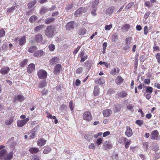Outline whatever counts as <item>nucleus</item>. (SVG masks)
I'll return each instance as SVG.
<instances>
[{
    "label": "nucleus",
    "instance_id": "f257e3e1",
    "mask_svg": "<svg viewBox=\"0 0 160 160\" xmlns=\"http://www.w3.org/2000/svg\"><path fill=\"white\" fill-rule=\"evenodd\" d=\"M13 154L12 152L8 154V152L6 149H1L0 150V159L4 160H10L12 158Z\"/></svg>",
    "mask_w": 160,
    "mask_h": 160
},
{
    "label": "nucleus",
    "instance_id": "f03ea898",
    "mask_svg": "<svg viewBox=\"0 0 160 160\" xmlns=\"http://www.w3.org/2000/svg\"><path fill=\"white\" fill-rule=\"evenodd\" d=\"M55 29L53 26H48L45 30V34L49 38H52L54 35Z\"/></svg>",
    "mask_w": 160,
    "mask_h": 160
},
{
    "label": "nucleus",
    "instance_id": "7ed1b4c3",
    "mask_svg": "<svg viewBox=\"0 0 160 160\" xmlns=\"http://www.w3.org/2000/svg\"><path fill=\"white\" fill-rule=\"evenodd\" d=\"M82 116L83 119L88 122L91 121L92 118L91 113L88 111L85 112L83 113Z\"/></svg>",
    "mask_w": 160,
    "mask_h": 160
},
{
    "label": "nucleus",
    "instance_id": "20e7f679",
    "mask_svg": "<svg viewBox=\"0 0 160 160\" xmlns=\"http://www.w3.org/2000/svg\"><path fill=\"white\" fill-rule=\"evenodd\" d=\"M29 118H27L23 120H19L17 121V125L18 127H22L23 126L29 121Z\"/></svg>",
    "mask_w": 160,
    "mask_h": 160
},
{
    "label": "nucleus",
    "instance_id": "39448f33",
    "mask_svg": "<svg viewBox=\"0 0 160 160\" xmlns=\"http://www.w3.org/2000/svg\"><path fill=\"white\" fill-rule=\"evenodd\" d=\"M47 74L46 72L43 70H39L38 73V77L40 78H46L47 77Z\"/></svg>",
    "mask_w": 160,
    "mask_h": 160
},
{
    "label": "nucleus",
    "instance_id": "423d86ee",
    "mask_svg": "<svg viewBox=\"0 0 160 160\" xmlns=\"http://www.w3.org/2000/svg\"><path fill=\"white\" fill-rule=\"evenodd\" d=\"M88 10L86 8L81 7L77 9L75 12V14L77 16L80 14H81L82 13H85Z\"/></svg>",
    "mask_w": 160,
    "mask_h": 160
},
{
    "label": "nucleus",
    "instance_id": "0eeeda50",
    "mask_svg": "<svg viewBox=\"0 0 160 160\" xmlns=\"http://www.w3.org/2000/svg\"><path fill=\"white\" fill-rule=\"evenodd\" d=\"M85 51L83 50L82 51L79 55L80 57L81 58L80 62H84L88 58V56L85 53Z\"/></svg>",
    "mask_w": 160,
    "mask_h": 160
},
{
    "label": "nucleus",
    "instance_id": "6e6552de",
    "mask_svg": "<svg viewBox=\"0 0 160 160\" xmlns=\"http://www.w3.org/2000/svg\"><path fill=\"white\" fill-rule=\"evenodd\" d=\"M75 23L74 21H71L68 22L66 25V28L67 30H70L74 29Z\"/></svg>",
    "mask_w": 160,
    "mask_h": 160
},
{
    "label": "nucleus",
    "instance_id": "1a4fd4ad",
    "mask_svg": "<svg viewBox=\"0 0 160 160\" xmlns=\"http://www.w3.org/2000/svg\"><path fill=\"white\" fill-rule=\"evenodd\" d=\"M158 136V132L157 130H155L153 131L151 134L150 138L153 140L157 139Z\"/></svg>",
    "mask_w": 160,
    "mask_h": 160
},
{
    "label": "nucleus",
    "instance_id": "9d476101",
    "mask_svg": "<svg viewBox=\"0 0 160 160\" xmlns=\"http://www.w3.org/2000/svg\"><path fill=\"white\" fill-rule=\"evenodd\" d=\"M35 66L34 64L31 63L28 65L27 68V71L28 73H31L33 72L35 70Z\"/></svg>",
    "mask_w": 160,
    "mask_h": 160
},
{
    "label": "nucleus",
    "instance_id": "9b49d317",
    "mask_svg": "<svg viewBox=\"0 0 160 160\" xmlns=\"http://www.w3.org/2000/svg\"><path fill=\"white\" fill-rule=\"evenodd\" d=\"M103 147V148L105 150L110 149L112 148V146L111 143L108 141H106L104 142Z\"/></svg>",
    "mask_w": 160,
    "mask_h": 160
},
{
    "label": "nucleus",
    "instance_id": "f8f14e48",
    "mask_svg": "<svg viewBox=\"0 0 160 160\" xmlns=\"http://www.w3.org/2000/svg\"><path fill=\"white\" fill-rule=\"evenodd\" d=\"M25 99L24 97L22 95H18L15 97L14 101L15 102H22Z\"/></svg>",
    "mask_w": 160,
    "mask_h": 160
},
{
    "label": "nucleus",
    "instance_id": "ddd939ff",
    "mask_svg": "<svg viewBox=\"0 0 160 160\" xmlns=\"http://www.w3.org/2000/svg\"><path fill=\"white\" fill-rule=\"evenodd\" d=\"M46 141L44 139L41 138L39 139L37 141L38 145L40 147L42 146L46 143Z\"/></svg>",
    "mask_w": 160,
    "mask_h": 160
},
{
    "label": "nucleus",
    "instance_id": "4468645a",
    "mask_svg": "<svg viewBox=\"0 0 160 160\" xmlns=\"http://www.w3.org/2000/svg\"><path fill=\"white\" fill-rule=\"evenodd\" d=\"M14 121V118L12 117H11L6 120L5 121V122L7 125L9 126L11 125Z\"/></svg>",
    "mask_w": 160,
    "mask_h": 160
},
{
    "label": "nucleus",
    "instance_id": "2eb2a0df",
    "mask_svg": "<svg viewBox=\"0 0 160 160\" xmlns=\"http://www.w3.org/2000/svg\"><path fill=\"white\" fill-rule=\"evenodd\" d=\"M132 129L129 127H127V130L125 132V134L128 137H130L132 135Z\"/></svg>",
    "mask_w": 160,
    "mask_h": 160
},
{
    "label": "nucleus",
    "instance_id": "dca6fc26",
    "mask_svg": "<svg viewBox=\"0 0 160 160\" xmlns=\"http://www.w3.org/2000/svg\"><path fill=\"white\" fill-rule=\"evenodd\" d=\"M36 41L38 42H41L42 40V37L41 34H38L35 36Z\"/></svg>",
    "mask_w": 160,
    "mask_h": 160
},
{
    "label": "nucleus",
    "instance_id": "f3484780",
    "mask_svg": "<svg viewBox=\"0 0 160 160\" xmlns=\"http://www.w3.org/2000/svg\"><path fill=\"white\" fill-rule=\"evenodd\" d=\"M9 70V68L8 67H5L1 69L0 72L2 74H5L8 73Z\"/></svg>",
    "mask_w": 160,
    "mask_h": 160
},
{
    "label": "nucleus",
    "instance_id": "a211bd4d",
    "mask_svg": "<svg viewBox=\"0 0 160 160\" xmlns=\"http://www.w3.org/2000/svg\"><path fill=\"white\" fill-rule=\"evenodd\" d=\"M112 111L110 109H106L103 111V114L104 117H109L112 113Z\"/></svg>",
    "mask_w": 160,
    "mask_h": 160
},
{
    "label": "nucleus",
    "instance_id": "6ab92c4d",
    "mask_svg": "<svg viewBox=\"0 0 160 160\" xmlns=\"http://www.w3.org/2000/svg\"><path fill=\"white\" fill-rule=\"evenodd\" d=\"M61 68V65L60 64H58L56 65L54 68V73L57 74L59 73L60 72Z\"/></svg>",
    "mask_w": 160,
    "mask_h": 160
},
{
    "label": "nucleus",
    "instance_id": "aec40b11",
    "mask_svg": "<svg viewBox=\"0 0 160 160\" xmlns=\"http://www.w3.org/2000/svg\"><path fill=\"white\" fill-rule=\"evenodd\" d=\"M55 8L54 7H53V8H51L49 9V10L48 9L46 8H42L40 10V13L41 14L47 12L48 11H51L53 10H54Z\"/></svg>",
    "mask_w": 160,
    "mask_h": 160
},
{
    "label": "nucleus",
    "instance_id": "412c9836",
    "mask_svg": "<svg viewBox=\"0 0 160 160\" xmlns=\"http://www.w3.org/2000/svg\"><path fill=\"white\" fill-rule=\"evenodd\" d=\"M121 108V105L119 104H117L115 105L113 108V111L115 112H119Z\"/></svg>",
    "mask_w": 160,
    "mask_h": 160
},
{
    "label": "nucleus",
    "instance_id": "4be33fe9",
    "mask_svg": "<svg viewBox=\"0 0 160 160\" xmlns=\"http://www.w3.org/2000/svg\"><path fill=\"white\" fill-rule=\"evenodd\" d=\"M115 8L114 7H111L109 8L106 11V13L108 14H111L115 10Z\"/></svg>",
    "mask_w": 160,
    "mask_h": 160
},
{
    "label": "nucleus",
    "instance_id": "5701e85b",
    "mask_svg": "<svg viewBox=\"0 0 160 160\" xmlns=\"http://www.w3.org/2000/svg\"><path fill=\"white\" fill-rule=\"evenodd\" d=\"M26 38L25 36L21 37L19 39V44L20 46L23 45L26 42Z\"/></svg>",
    "mask_w": 160,
    "mask_h": 160
},
{
    "label": "nucleus",
    "instance_id": "b1692460",
    "mask_svg": "<svg viewBox=\"0 0 160 160\" xmlns=\"http://www.w3.org/2000/svg\"><path fill=\"white\" fill-rule=\"evenodd\" d=\"M123 80V79L120 76H118L117 77L116 80V82L119 85L122 83Z\"/></svg>",
    "mask_w": 160,
    "mask_h": 160
},
{
    "label": "nucleus",
    "instance_id": "393cba45",
    "mask_svg": "<svg viewBox=\"0 0 160 160\" xmlns=\"http://www.w3.org/2000/svg\"><path fill=\"white\" fill-rule=\"evenodd\" d=\"M93 93L95 96H97L99 94V88L98 86H96L95 87Z\"/></svg>",
    "mask_w": 160,
    "mask_h": 160
},
{
    "label": "nucleus",
    "instance_id": "a878e982",
    "mask_svg": "<svg viewBox=\"0 0 160 160\" xmlns=\"http://www.w3.org/2000/svg\"><path fill=\"white\" fill-rule=\"evenodd\" d=\"M43 51L41 50L35 52L33 55L35 57H40L43 55Z\"/></svg>",
    "mask_w": 160,
    "mask_h": 160
},
{
    "label": "nucleus",
    "instance_id": "bb28decb",
    "mask_svg": "<svg viewBox=\"0 0 160 160\" xmlns=\"http://www.w3.org/2000/svg\"><path fill=\"white\" fill-rule=\"evenodd\" d=\"M127 94H128L125 91H123L119 92L118 94V95L119 97L123 98L126 97L127 96Z\"/></svg>",
    "mask_w": 160,
    "mask_h": 160
},
{
    "label": "nucleus",
    "instance_id": "cd10ccee",
    "mask_svg": "<svg viewBox=\"0 0 160 160\" xmlns=\"http://www.w3.org/2000/svg\"><path fill=\"white\" fill-rule=\"evenodd\" d=\"M52 150L51 148L48 146L46 147L43 150V153L47 154L50 152Z\"/></svg>",
    "mask_w": 160,
    "mask_h": 160
},
{
    "label": "nucleus",
    "instance_id": "c85d7f7f",
    "mask_svg": "<svg viewBox=\"0 0 160 160\" xmlns=\"http://www.w3.org/2000/svg\"><path fill=\"white\" fill-rule=\"evenodd\" d=\"M119 72V69L117 68H115L113 70H112L111 71V73L113 75L118 73Z\"/></svg>",
    "mask_w": 160,
    "mask_h": 160
},
{
    "label": "nucleus",
    "instance_id": "c756f323",
    "mask_svg": "<svg viewBox=\"0 0 160 160\" xmlns=\"http://www.w3.org/2000/svg\"><path fill=\"white\" fill-rule=\"evenodd\" d=\"M86 30L85 28H82L79 30L78 33L80 35H83L86 33Z\"/></svg>",
    "mask_w": 160,
    "mask_h": 160
},
{
    "label": "nucleus",
    "instance_id": "7c9ffc66",
    "mask_svg": "<svg viewBox=\"0 0 160 160\" xmlns=\"http://www.w3.org/2000/svg\"><path fill=\"white\" fill-rule=\"evenodd\" d=\"M46 84V81L45 80H43L39 83L38 87L40 88H42L45 86Z\"/></svg>",
    "mask_w": 160,
    "mask_h": 160
},
{
    "label": "nucleus",
    "instance_id": "2f4dec72",
    "mask_svg": "<svg viewBox=\"0 0 160 160\" xmlns=\"http://www.w3.org/2000/svg\"><path fill=\"white\" fill-rule=\"evenodd\" d=\"M44 27V25H40L37 26L35 28L34 30L37 32H39L40 30L42 29Z\"/></svg>",
    "mask_w": 160,
    "mask_h": 160
},
{
    "label": "nucleus",
    "instance_id": "473e14b6",
    "mask_svg": "<svg viewBox=\"0 0 160 160\" xmlns=\"http://www.w3.org/2000/svg\"><path fill=\"white\" fill-rule=\"evenodd\" d=\"M29 150L31 153H36L38 152L39 151L38 149L35 148H31L29 149Z\"/></svg>",
    "mask_w": 160,
    "mask_h": 160
},
{
    "label": "nucleus",
    "instance_id": "72a5a7b5",
    "mask_svg": "<svg viewBox=\"0 0 160 160\" xmlns=\"http://www.w3.org/2000/svg\"><path fill=\"white\" fill-rule=\"evenodd\" d=\"M36 49V47L35 46H32L28 49V51L32 53Z\"/></svg>",
    "mask_w": 160,
    "mask_h": 160
},
{
    "label": "nucleus",
    "instance_id": "f704fd0d",
    "mask_svg": "<svg viewBox=\"0 0 160 160\" xmlns=\"http://www.w3.org/2000/svg\"><path fill=\"white\" fill-rule=\"evenodd\" d=\"M55 20V18H50L46 19L45 20V22L46 23L48 24L53 21Z\"/></svg>",
    "mask_w": 160,
    "mask_h": 160
},
{
    "label": "nucleus",
    "instance_id": "c9c22d12",
    "mask_svg": "<svg viewBox=\"0 0 160 160\" xmlns=\"http://www.w3.org/2000/svg\"><path fill=\"white\" fill-rule=\"evenodd\" d=\"M37 19V17L36 16L33 15L31 16L29 18V21L30 22H33Z\"/></svg>",
    "mask_w": 160,
    "mask_h": 160
},
{
    "label": "nucleus",
    "instance_id": "e433bc0d",
    "mask_svg": "<svg viewBox=\"0 0 160 160\" xmlns=\"http://www.w3.org/2000/svg\"><path fill=\"white\" fill-rule=\"evenodd\" d=\"M55 48V45L51 43L48 46V48L50 51H53Z\"/></svg>",
    "mask_w": 160,
    "mask_h": 160
},
{
    "label": "nucleus",
    "instance_id": "4c0bfd02",
    "mask_svg": "<svg viewBox=\"0 0 160 160\" xmlns=\"http://www.w3.org/2000/svg\"><path fill=\"white\" fill-rule=\"evenodd\" d=\"M36 2V1H33L32 2L29 3L28 4V8H32V7L35 5Z\"/></svg>",
    "mask_w": 160,
    "mask_h": 160
},
{
    "label": "nucleus",
    "instance_id": "58836bf2",
    "mask_svg": "<svg viewBox=\"0 0 160 160\" xmlns=\"http://www.w3.org/2000/svg\"><path fill=\"white\" fill-rule=\"evenodd\" d=\"M105 82V80L104 78H100L98 80V82L100 85L104 83Z\"/></svg>",
    "mask_w": 160,
    "mask_h": 160
},
{
    "label": "nucleus",
    "instance_id": "ea45409f",
    "mask_svg": "<svg viewBox=\"0 0 160 160\" xmlns=\"http://www.w3.org/2000/svg\"><path fill=\"white\" fill-rule=\"evenodd\" d=\"M118 39V37L117 35L115 33L113 34L112 35V40L113 42H116Z\"/></svg>",
    "mask_w": 160,
    "mask_h": 160
},
{
    "label": "nucleus",
    "instance_id": "a19ab883",
    "mask_svg": "<svg viewBox=\"0 0 160 160\" xmlns=\"http://www.w3.org/2000/svg\"><path fill=\"white\" fill-rule=\"evenodd\" d=\"M131 40L132 38L131 37H129L127 38L125 40L126 45H130Z\"/></svg>",
    "mask_w": 160,
    "mask_h": 160
},
{
    "label": "nucleus",
    "instance_id": "79ce46f5",
    "mask_svg": "<svg viewBox=\"0 0 160 160\" xmlns=\"http://www.w3.org/2000/svg\"><path fill=\"white\" fill-rule=\"evenodd\" d=\"M152 88L151 87H149L147 88L146 92L152 93Z\"/></svg>",
    "mask_w": 160,
    "mask_h": 160
},
{
    "label": "nucleus",
    "instance_id": "37998d69",
    "mask_svg": "<svg viewBox=\"0 0 160 160\" xmlns=\"http://www.w3.org/2000/svg\"><path fill=\"white\" fill-rule=\"evenodd\" d=\"M73 7V4L72 3L68 4H67L66 8L65 9L66 10H68L71 9Z\"/></svg>",
    "mask_w": 160,
    "mask_h": 160
},
{
    "label": "nucleus",
    "instance_id": "c03bdc74",
    "mask_svg": "<svg viewBox=\"0 0 160 160\" xmlns=\"http://www.w3.org/2000/svg\"><path fill=\"white\" fill-rule=\"evenodd\" d=\"M37 129V128H34L32 131V134L30 136V137L31 138H33L35 136V132L36 131V130Z\"/></svg>",
    "mask_w": 160,
    "mask_h": 160
},
{
    "label": "nucleus",
    "instance_id": "a18cd8bd",
    "mask_svg": "<svg viewBox=\"0 0 160 160\" xmlns=\"http://www.w3.org/2000/svg\"><path fill=\"white\" fill-rule=\"evenodd\" d=\"M28 61V59H26L23 60L20 64V66L22 67H24L25 65L27 63Z\"/></svg>",
    "mask_w": 160,
    "mask_h": 160
},
{
    "label": "nucleus",
    "instance_id": "49530a36",
    "mask_svg": "<svg viewBox=\"0 0 160 160\" xmlns=\"http://www.w3.org/2000/svg\"><path fill=\"white\" fill-rule=\"evenodd\" d=\"M112 27V24L107 25L105 26V29L106 30H110Z\"/></svg>",
    "mask_w": 160,
    "mask_h": 160
},
{
    "label": "nucleus",
    "instance_id": "de8ad7c7",
    "mask_svg": "<svg viewBox=\"0 0 160 160\" xmlns=\"http://www.w3.org/2000/svg\"><path fill=\"white\" fill-rule=\"evenodd\" d=\"M136 123L139 126H141L143 124V121L142 120H136Z\"/></svg>",
    "mask_w": 160,
    "mask_h": 160
},
{
    "label": "nucleus",
    "instance_id": "09e8293b",
    "mask_svg": "<svg viewBox=\"0 0 160 160\" xmlns=\"http://www.w3.org/2000/svg\"><path fill=\"white\" fill-rule=\"evenodd\" d=\"M127 108L129 109L131 112H133L134 111L133 110V106H132V104H130L128 105L127 106Z\"/></svg>",
    "mask_w": 160,
    "mask_h": 160
},
{
    "label": "nucleus",
    "instance_id": "8fccbe9b",
    "mask_svg": "<svg viewBox=\"0 0 160 160\" xmlns=\"http://www.w3.org/2000/svg\"><path fill=\"white\" fill-rule=\"evenodd\" d=\"M69 106L70 107V108L71 111H72L73 110V107L74 106V104L73 103L72 101H71L69 103Z\"/></svg>",
    "mask_w": 160,
    "mask_h": 160
},
{
    "label": "nucleus",
    "instance_id": "3c124183",
    "mask_svg": "<svg viewBox=\"0 0 160 160\" xmlns=\"http://www.w3.org/2000/svg\"><path fill=\"white\" fill-rule=\"evenodd\" d=\"M99 64L102 65L103 64L105 65L106 67L108 68V66H110V65H108L107 63L105 62H102L101 61H100L99 63Z\"/></svg>",
    "mask_w": 160,
    "mask_h": 160
},
{
    "label": "nucleus",
    "instance_id": "603ef678",
    "mask_svg": "<svg viewBox=\"0 0 160 160\" xmlns=\"http://www.w3.org/2000/svg\"><path fill=\"white\" fill-rule=\"evenodd\" d=\"M84 138L85 139L88 141H90L92 139L91 136L90 135H89L88 134L85 135L84 136Z\"/></svg>",
    "mask_w": 160,
    "mask_h": 160
},
{
    "label": "nucleus",
    "instance_id": "864d4df0",
    "mask_svg": "<svg viewBox=\"0 0 160 160\" xmlns=\"http://www.w3.org/2000/svg\"><path fill=\"white\" fill-rule=\"evenodd\" d=\"M83 70L82 68H79L76 70V73L78 74H80Z\"/></svg>",
    "mask_w": 160,
    "mask_h": 160
},
{
    "label": "nucleus",
    "instance_id": "5fc2aeb1",
    "mask_svg": "<svg viewBox=\"0 0 160 160\" xmlns=\"http://www.w3.org/2000/svg\"><path fill=\"white\" fill-rule=\"evenodd\" d=\"M114 92V90L113 89H109L107 92V93L109 95H111Z\"/></svg>",
    "mask_w": 160,
    "mask_h": 160
},
{
    "label": "nucleus",
    "instance_id": "6e6d98bb",
    "mask_svg": "<svg viewBox=\"0 0 160 160\" xmlns=\"http://www.w3.org/2000/svg\"><path fill=\"white\" fill-rule=\"evenodd\" d=\"M17 7H12L10 8L7 10V11L8 12L10 13L11 12L12 10H15L17 8Z\"/></svg>",
    "mask_w": 160,
    "mask_h": 160
},
{
    "label": "nucleus",
    "instance_id": "4d7b16f0",
    "mask_svg": "<svg viewBox=\"0 0 160 160\" xmlns=\"http://www.w3.org/2000/svg\"><path fill=\"white\" fill-rule=\"evenodd\" d=\"M58 60V58L57 57L52 58L51 60V62L52 63V64H53L54 63L57 62Z\"/></svg>",
    "mask_w": 160,
    "mask_h": 160
},
{
    "label": "nucleus",
    "instance_id": "13d9d810",
    "mask_svg": "<svg viewBox=\"0 0 160 160\" xmlns=\"http://www.w3.org/2000/svg\"><path fill=\"white\" fill-rule=\"evenodd\" d=\"M99 2V0H95L92 2V6H97Z\"/></svg>",
    "mask_w": 160,
    "mask_h": 160
},
{
    "label": "nucleus",
    "instance_id": "bf43d9fd",
    "mask_svg": "<svg viewBox=\"0 0 160 160\" xmlns=\"http://www.w3.org/2000/svg\"><path fill=\"white\" fill-rule=\"evenodd\" d=\"M102 139L101 138H99L96 141V143L98 145H100L102 143Z\"/></svg>",
    "mask_w": 160,
    "mask_h": 160
},
{
    "label": "nucleus",
    "instance_id": "052dcab7",
    "mask_svg": "<svg viewBox=\"0 0 160 160\" xmlns=\"http://www.w3.org/2000/svg\"><path fill=\"white\" fill-rule=\"evenodd\" d=\"M5 34V32L3 29L0 30V38L3 37Z\"/></svg>",
    "mask_w": 160,
    "mask_h": 160
},
{
    "label": "nucleus",
    "instance_id": "680f3d73",
    "mask_svg": "<svg viewBox=\"0 0 160 160\" xmlns=\"http://www.w3.org/2000/svg\"><path fill=\"white\" fill-rule=\"evenodd\" d=\"M95 148L96 146L93 143H91L88 146V148L90 149H94Z\"/></svg>",
    "mask_w": 160,
    "mask_h": 160
},
{
    "label": "nucleus",
    "instance_id": "e2e57ef3",
    "mask_svg": "<svg viewBox=\"0 0 160 160\" xmlns=\"http://www.w3.org/2000/svg\"><path fill=\"white\" fill-rule=\"evenodd\" d=\"M130 46V45H126V46L123 48V49L127 52H128Z\"/></svg>",
    "mask_w": 160,
    "mask_h": 160
},
{
    "label": "nucleus",
    "instance_id": "0e129e2a",
    "mask_svg": "<svg viewBox=\"0 0 160 160\" xmlns=\"http://www.w3.org/2000/svg\"><path fill=\"white\" fill-rule=\"evenodd\" d=\"M131 141H127L125 143V146L126 148H128L131 143Z\"/></svg>",
    "mask_w": 160,
    "mask_h": 160
},
{
    "label": "nucleus",
    "instance_id": "69168bd1",
    "mask_svg": "<svg viewBox=\"0 0 160 160\" xmlns=\"http://www.w3.org/2000/svg\"><path fill=\"white\" fill-rule=\"evenodd\" d=\"M156 58L158 60V62L160 63V53L157 54L156 56Z\"/></svg>",
    "mask_w": 160,
    "mask_h": 160
},
{
    "label": "nucleus",
    "instance_id": "338daca9",
    "mask_svg": "<svg viewBox=\"0 0 160 160\" xmlns=\"http://www.w3.org/2000/svg\"><path fill=\"white\" fill-rule=\"evenodd\" d=\"M110 134V132L109 131H106L103 133V136L104 137L109 135Z\"/></svg>",
    "mask_w": 160,
    "mask_h": 160
},
{
    "label": "nucleus",
    "instance_id": "774afa93",
    "mask_svg": "<svg viewBox=\"0 0 160 160\" xmlns=\"http://www.w3.org/2000/svg\"><path fill=\"white\" fill-rule=\"evenodd\" d=\"M31 160H39V158L38 156L35 155L32 157Z\"/></svg>",
    "mask_w": 160,
    "mask_h": 160
}]
</instances>
